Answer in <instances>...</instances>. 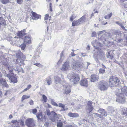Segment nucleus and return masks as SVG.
<instances>
[{"mask_svg": "<svg viewBox=\"0 0 127 127\" xmlns=\"http://www.w3.org/2000/svg\"><path fill=\"white\" fill-rule=\"evenodd\" d=\"M120 89L123 93H122L123 94H124L127 96V87H125L122 88V87H121Z\"/></svg>", "mask_w": 127, "mask_h": 127, "instance_id": "4be33fe9", "label": "nucleus"}, {"mask_svg": "<svg viewBox=\"0 0 127 127\" xmlns=\"http://www.w3.org/2000/svg\"><path fill=\"white\" fill-rule=\"evenodd\" d=\"M46 80L47 81V84L49 85H50L52 82L51 79L50 78L47 77L46 78Z\"/></svg>", "mask_w": 127, "mask_h": 127, "instance_id": "2f4dec72", "label": "nucleus"}, {"mask_svg": "<svg viewBox=\"0 0 127 127\" xmlns=\"http://www.w3.org/2000/svg\"><path fill=\"white\" fill-rule=\"evenodd\" d=\"M105 72V70L104 69H103L102 68H100L99 70V72L101 74H103Z\"/></svg>", "mask_w": 127, "mask_h": 127, "instance_id": "37998d69", "label": "nucleus"}, {"mask_svg": "<svg viewBox=\"0 0 127 127\" xmlns=\"http://www.w3.org/2000/svg\"><path fill=\"white\" fill-rule=\"evenodd\" d=\"M13 117V116L11 115H10L9 116V118L10 119H11Z\"/></svg>", "mask_w": 127, "mask_h": 127, "instance_id": "338daca9", "label": "nucleus"}, {"mask_svg": "<svg viewBox=\"0 0 127 127\" xmlns=\"http://www.w3.org/2000/svg\"><path fill=\"white\" fill-rule=\"evenodd\" d=\"M113 33L114 34L118 35H120L122 34L121 31L119 30H115Z\"/></svg>", "mask_w": 127, "mask_h": 127, "instance_id": "cd10ccee", "label": "nucleus"}, {"mask_svg": "<svg viewBox=\"0 0 127 127\" xmlns=\"http://www.w3.org/2000/svg\"><path fill=\"white\" fill-rule=\"evenodd\" d=\"M0 85L5 87H8V86L5 80L2 78H0Z\"/></svg>", "mask_w": 127, "mask_h": 127, "instance_id": "f8f14e48", "label": "nucleus"}, {"mask_svg": "<svg viewBox=\"0 0 127 127\" xmlns=\"http://www.w3.org/2000/svg\"><path fill=\"white\" fill-rule=\"evenodd\" d=\"M96 52L94 54V57L96 58L95 60L97 61V59H101L104 57V54L101 49L99 50L96 49Z\"/></svg>", "mask_w": 127, "mask_h": 127, "instance_id": "f03ea898", "label": "nucleus"}, {"mask_svg": "<svg viewBox=\"0 0 127 127\" xmlns=\"http://www.w3.org/2000/svg\"><path fill=\"white\" fill-rule=\"evenodd\" d=\"M59 107H61L62 108H65L64 105L61 103H59Z\"/></svg>", "mask_w": 127, "mask_h": 127, "instance_id": "a18cd8bd", "label": "nucleus"}, {"mask_svg": "<svg viewBox=\"0 0 127 127\" xmlns=\"http://www.w3.org/2000/svg\"><path fill=\"white\" fill-rule=\"evenodd\" d=\"M101 114L102 116L106 117L107 116V113L105 110L103 109L100 108L97 111Z\"/></svg>", "mask_w": 127, "mask_h": 127, "instance_id": "ddd939ff", "label": "nucleus"}, {"mask_svg": "<svg viewBox=\"0 0 127 127\" xmlns=\"http://www.w3.org/2000/svg\"><path fill=\"white\" fill-rule=\"evenodd\" d=\"M127 110V108L125 107H124L122 109V111L123 112V114L124 115H127L126 111Z\"/></svg>", "mask_w": 127, "mask_h": 127, "instance_id": "58836bf2", "label": "nucleus"}, {"mask_svg": "<svg viewBox=\"0 0 127 127\" xmlns=\"http://www.w3.org/2000/svg\"><path fill=\"white\" fill-rule=\"evenodd\" d=\"M121 28L124 30L125 31H127V30L124 27L123 25L121 27Z\"/></svg>", "mask_w": 127, "mask_h": 127, "instance_id": "13d9d810", "label": "nucleus"}, {"mask_svg": "<svg viewBox=\"0 0 127 127\" xmlns=\"http://www.w3.org/2000/svg\"><path fill=\"white\" fill-rule=\"evenodd\" d=\"M1 2L3 4H5L9 1V0H0Z\"/></svg>", "mask_w": 127, "mask_h": 127, "instance_id": "79ce46f5", "label": "nucleus"}, {"mask_svg": "<svg viewBox=\"0 0 127 127\" xmlns=\"http://www.w3.org/2000/svg\"><path fill=\"white\" fill-rule=\"evenodd\" d=\"M98 88L102 91H104L107 90L108 88L107 83L106 82H101L99 84Z\"/></svg>", "mask_w": 127, "mask_h": 127, "instance_id": "423d86ee", "label": "nucleus"}, {"mask_svg": "<svg viewBox=\"0 0 127 127\" xmlns=\"http://www.w3.org/2000/svg\"><path fill=\"white\" fill-rule=\"evenodd\" d=\"M20 46L22 50H24L26 47V45L24 44H23L20 45Z\"/></svg>", "mask_w": 127, "mask_h": 127, "instance_id": "a19ab883", "label": "nucleus"}, {"mask_svg": "<svg viewBox=\"0 0 127 127\" xmlns=\"http://www.w3.org/2000/svg\"><path fill=\"white\" fill-rule=\"evenodd\" d=\"M91 81L92 82H94L99 79L98 76L95 74L92 75L91 76Z\"/></svg>", "mask_w": 127, "mask_h": 127, "instance_id": "a211bd4d", "label": "nucleus"}, {"mask_svg": "<svg viewBox=\"0 0 127 127\" xmlns=\"http://www.w3.org/2000/svg\"><path fill=\"white\" fill-rule=\"evenodd\" d=\"M55 83L57 84L61 83L62 81L60 78L58 76H55L54 77Z\"/></svg>", "mask_w": 127, "mask_h": 127, "instance_id": "412c9836", "label": "nucleus"}, {"mask_svg": "<svg viewBox=\"0 0 127 127\" xmlns=\"http://www.w3.org/2000/svg\"><path fill=\"white\" fill-rule=\"evenodd\" d=\"M32 112L33 114H35L37 112V110L35 109H34L32 110Z\"/></svg>", "mask_w": 127, "mask_h": 127, "instance_id": "603ef678", "label": "nucleus"}, {"mask_svg": "<svg viewBox=\"0 0 127 127\" xmlns=\"http://www.w3.org/2000/svg\"><path fill=\"white\" fill-rule=\"evenodd\" d=\"M67 76L69 80L72 81L74 84L77 83L79 81L80 77L78 75L73 73L69 76L68 74Z\"/></svg>", "mask_w": 127, "mask_h": 127, "instance_id": "7ed1b4c3", "label": "nucleus"}, {"mask_svg": "<svg viewBox=\"0 0 127 127\" xmlns=\"http://www.w3.org/2000/svg\"><path fill=\"white\" fill-rule=\"evenodd\" d=\"M92 44L94 46H95V44H96L97 43L96 42H95L94 41H93L92 42Z\"/></svg>", "mask_w": 127, "mask_h": 127, "instance_id": "4d7b16f0", "label": "nucleus"}, {"mask_svg": "<svg viewBox=\"0 0 127 127\" xmlns=\"http://www.w3.org/2000/svg\"><path fill=\"white\" fill-rule=\"evenodd\" d=\"M36 117L39 119H41L42 117V114L41 113H40L36 115Z\"/></svg>", "mask_w": 127, "mask_h": 127, "instance_id": "72a5a7b5", "label": "nucleus"}, {"mask_svg": "<svg viewBox=\"0 0 127 127\" xmlns=\"http://www.w3.org/2000/svg\"><path fill=\"white\" fill-rule=\"evenodd\" d=\"M39 58V57L37 55V56H35V59H37V58Z\"/></svg>", "mask_w": 127, "mask_h": 127, "instance_id": "774afa93", "label": "nucleus"}, {"mask_svg": "<svg viewBox=\"0 0 127 127\" xmlns=\"http://www.w3.org/2000/svg\"><path fill=\"white\" fill-rule=\"evenodd\" d=\"M92 102L88 101L87 103V109L90 112H91L93 109V107L92 105Z\"/></svg>", "mask_w": 127, "mask_h": 127, "instance_id": "2eb2a0df", "label": "nucleus"}, {"mask_svg": "<svg viewBox=\"0 0 127 127\" xmlns=\"http://www.w3.org/2000/svg\"><path fill=\"white\" fill-rule=\"evenodd\" d=\"M96 34V33L95 32H93L92 33V37H94L95 36Z\"/></svg>", "mask_w": 127, "mask_h": 127, "instance_id": "5fc2aeb1", "label": "nucleus"}, {"mask_svg": "<svg viewBox=\"0 0 127 127\" xmlns=\"http://www.w3.org/2000/svg\"><path fill=\"white\" fill-rule=\"evenodd\" d=\"M70 68L69 63L68 62H65L62 66L61 70L64 71H66Z\"/></svg>", "mask_w": 127, "mask_h": 127, "instance_id": "1a4fd4ad", "label": "nucleus"}, {"mask_svg": "<svg viewBox=\"0 0 127 127\" xmlns=\"http://www.w3.org/2000/svg\"><path fill=\"white\" fill-rule=\"evenodd\" d=\"M80 84L81 86L87 87L88 85V83L86 79H83L81 81Z\"/></svg>", "mask_w": 127, "mask_h": 127, "instance_id": "9b49d317", "label": "nucleus"}, {"mask_svg": "<svg viewBox=\"0 0 127 127\" xmlns=\"http://www.w3.org/2000/svg\"><path fill=\"white\" fill-rule=\"evenodd\" d=\"M71 66L73 69L78 70H80L83 67L82 64H80L77 61L73 62Z\"/></svg>", "mask_w": 127, "mask_h": 127, "instance_id": "20e7f679", "label": "nucleus"}, {"mask_svg": "<svg viewBox=\"0 0 127 127\" xmlns=\"http://www.w3.org/2000/svg\"><path fill=\"white\" fill-rule=\"evenodd\" d=\"M30 97L29 95H23L22 98V101H23L24 100L29 98Z\"/></svg>", "mask_w": 127, "mask_h": 127, "instance_id": "7c9ffc66", "label": "nucleus"}, {"mask_svg": "<svg viewBox=\"0 0 127 127\" xmlns=\"http://www.w3.org/2000/svg\"><path fill=\"white\" fill-rule=\"evenodd\" d=\"M19 66H16L13 69L15 70V71H17L18 72V73H19L20 72L22 71V72H24L23 71V69L22 68H21L20 69H19Z\"/></svg>", "mask_w": 127, "mask_h": 127, "instance_id": "b1692460", "label": "nucleus"}, {"mask_svg": "<svg viewBox=\"0 0 127 127\" xmlns=\"http://www.w3.org/2000/svg\"><path fill=\"white\" fill-rule=\"evenodd\" d=\"M105 38H104V40H106V39H108L110 38H111V33L106 32L105 33Z\"/></svg>", "mask_w": 127, "mask_h": 127, "instance_id": "393cba45", "label": "nucleus"}, {"mask_svg": "<svg viewBox=\"0 0 127 127\" xmlns=\"http://www.w3.org/2000/svg\"><path fill=\"white\" fill-rule=\"evenodd\" d=\"M17 122V120H13L11 121V122L13 124Z\"/></svg>", "mask_w": 127, "mask_h": 127, "instance_id": "6e6d98bb", "label": "nucleus"}, {"mask_svg": "<svg viewBox=\"0 0 127 127\" xmlns=\"http://www.w3.org/2000/svg\"><path fill=\"white\" fill-rule=\"evenodd\" d=\"M61 13V12H58V13H57L56 14V16H59V15H60V14Z\"/></svg>", "mask_w": 127, "mask_h": 127, "instance_id": "052dcab7", "label": "nucleus"}, {"mask_svg": "<svg viewBox=\"0 0 127 127\" xmlns=\"http://www.w3.org/2000/svg\"><path fill=\"white\" fill-rule=\"evenodd\" d=\"M80 24L79 21H78V20L76 21H74L72 22V26H77Z\"/></svg>", "mask_w": 127, "mask_h": 127, "instance_id": "bb28decb", "label": "nucleus"}, {"mask_svg": "<svg viewBox=\"0 0 127 127\" xmlns=\"http://www.w3.org/2000/svg\"><path fill=\"white\" fill-rule=\"evenodd\" d=\"M119 81L118 78L112 76L110 77L109 85L111 87H113L119 84Z\"/></svg>", "mask_w": 127, "mask_h": 127, "instance_id": "f257e3e1", "label": "nucleus"}, {"mask_svg": "<svg viewBox=\"0 0 127 127\" xmlns=\"http://www.w3.org/2000/svg\"><path fill=\"white\" fill-rule=\"evenodd\" d=\"M112 15V13H110L109 14H108L106 16H105V19H109L110 18Z\"/></svg>", "mask_w": 127, "mask_h": 127, "instance_id": "473e14b6", "label": "nucleus"}, {"mask_svg": "<svg viewBox=\"0 0 127 127\" xmlns=\"http://www.w3.org/2000/svg\"><path fill=\"white\" fill-rule=\"evenodd\" d=\"M106 32V31L104 30L102 31H100L98 32H97V34L98 35H100L101 34H105V33Z\"/></svg>", "mask_w": 127, "mask_h": 127, "instance_id": "ea45409f", "label": "nucleus"}, {"mask_svg": "<svg viewBox=\"0 0 127 127\" xmlns=\"http://www.w3.org/2000/svg\"><path fill=\"white\" fill-rule=\"evenodd\" d=\"M26 29H24L21 31H18L17 33V35L21 39L23 38V36L26 35L25 33Z\"/></svg>", "mask_w": 127, "mask_h": 127, "instance_id": "6e6552de", "label": "nucleus"}, {"mask_svg": "<svg viewBox=\"0 0 127 127\" xmlns=\"http://www.w3.org/2000/svg\"><path fill=\"white\" fill-rule=\"evenodd\" d=\"M61 110L62 111H64L65 110V108H62L61 109Z\"/></svg>", "mask_w": 127, "mask_h": 127, "instance_id": "69168bd1", "label": "nucleus"}, {"mask_svg": "<svg viewBox=\"0 0 127 127\" xmlns=\"http://www.w3.org/2000/svg\"><path fill=\"white\" fill-rule=\"evenodd\" d=\"M31 85H30L28 86L27 87L24 89L23 92L27 91L31 87Z\"/></svg>", "mask_w": 127, "mask_h": 127, "instance_id": "49530a36", "label": "nucleus"}, {"mask_svg": "<svg viewBox=\"0 0 127 127\" xmlns=\"http://www.w3.org/2000/svg\"><path fill=\"white\" fill-rule=\"evenodd\" d=\"M17 3L20 4H21L23 2L22 0H17Z\"/></svg>", "mask_w": 127, "mask_h": 127, "instance_id": "8fccbe9b", "label": "nucleus"}, {"mask_svg": "<svg viewBox=\"0 0 127 127\" xmlns=\"http://www.w3.org/2000/svg\"><path fill=\"white\" fill-rule=\"evenodd\" d=\"M49 15L48 14H46L45 15L44 19L45 20H47L48 18Z\"/></svg>", "mask_w": 127, "mask_h": 127, "instance_id": "3c124183", "label": "nucleus"}, {"mask_svg": "<svg viewBox=\"0 0 127 127\" xmlns=\"http://www.w3.org/2000/svg\"><path fill=\"white\" fill-rule=\"evenodd\" d=\"M63 51H62V52L60 54V57H61V59L62 57H63Z\"/></svg>", "mask_w": 127, "mask_h": 127, "instance_id": "bf43d9fd", "label": "nucleus"}, {"mask_svg": "<svg viewBox=\"0 0 127 127\" xmlns=\"http://www.w3.org/2000/svg\"><path fill=\"white\" fill-rule=\"evenodd\" d=\"M121 22H116V23L118 25H119L120 24V23H121Z\"/></svg>", "mask_w": 127, "mask_h": 127, "instance_id": "0e129e2a", "label": "nucleus"}, {"mask_svg": "<svg viewBox=\"0 0 127 127\" xmlns=\"http://www.w3.org/2000/svg\"><path fill=\"white\" fill-rule=\"evenodd\" d=\"M52 113L53 114V117L50 118V120L52 122H54L56 120L60 117L61 115L59 114H57L53 111H52Z\"/></svg>", "mask_w": 127, "mask_h": 127, "instance_id": "9d476101", "label": "nucleus"}, {"mask_svg": "<svg viewBox=\"0 0 127 127\" xmlns=\"http://www.w3.org/2000/svg\"><path fill=\"white\" fill-rule=\"evenodd\" d=\"M1 62L3 65L6 67H7L9 65L8 64V62L6 61V60L5 59H3V61H1Z\"/></svg>", "mask_w": 127, "mask_h": 127, "instance_id": "a878e982", "label": "nucleus"}, {"mask_svg": "<svg viewBox=\"0 0 127 127\" xmlns=\"http://www.w3.org/2000/svg\"><path fill=\"white\" fill-rule=\"evenodd\" d=\"M41 17V16L40 15L37 14L35 12H33L32 11V20H36Z\"/></svg>", "mask_w": 127, "mask_h": 127, "instance_id": "4468645a", "label": "nucleus"}, {"mask_svg": "<svg viewBox=\"0 0 127 127\" xmlns=\"http://www.w3.org/2000/svg\"><path fill=\"white\" fill-rule=\"evenodd\" d=\"M6 76L8 77L9 79H11V81L12 82H13L14 83H15L17 82L16 78L12 77L9 74H7L6 75Z\"/></svg>", "mask_w": 127, "mask_h": 127, "instance_id": "f3484780", "label": "nucleus"}, {"mask_svg": "<svg viewBox=\"0 0 127 127\" xmlns=\"http://www.w3.org/2000/svg\"><path fill=\"white\" fill-rule=\"evenodd\" d=\"M21 125H22V126H23L24 125V122L22 121L21 122Z\"/></svg>", "mask_w": 127, "mask_h": 127, "instance_id": "e2e57ef3", "label": "nucleus"}, {"mask_svg": "<svg viewBox=\"0 0 127 127\" xmlns=\"http://www.w3.org/2000/svg\"><path fill=\"white\" fill-rule=\"evenodd\" d=\"M68 115L71 117H77L79 116L78 114L76 113H72L69 112L68 114Z\"/></svg>", "mask_w": 127, "mask_h": 127, "instance_id": "6ab92c4d", "label": "nucleus"}, {"mask_svg": "<svg viewBox=\"0 0 127 127\" xmlns=\"http://www.w3.org/2000/svg\"><path fill=\"white\" fill-rule=\"evenodd\" d=\"M23 39H24L25 43L29 44L31 42V39L29 36H26Z\"/></svg>", "mask_w": 127, "mask_h": 127, "instance_id": "dca6fc26", "label": "nucleus"}, {"mask_svg": "<svg viewBox=\"0 0 127 127\" xmlns=\"http://www.w3.org/2000/svg\"><path fill=\"white\" fill-rule=\"evenodd\" d=\"M48 116L53 115V114L52 113V112H50L49 110H47L46 112Z\"/></svg>", "mask_w": 127, "mask_h": 127, "instance_id": "4c0bfd02", "label": "nucleus"}, {"mask_svg": "<svg viewBox=\"0 0 127 127\" xmlns=\"http://www.w3.org/2000/svg\"><path fill=\"white\" fill-rule=\"evenodd\" d=\"M116 100L118 102L123 103L125 102V100L124 97V94L122 93L121 94L119 93H117L116 94Z\"/></svg>", "mask_w": 127, "mask_h": 127, "instance_id": "39448f33", "label": "nucleus"}, {"mask_svg": "<svg viewBox=\"0 0 127 127\" xmlns=\"http://www.w3.org/2000/svg\"><path fill=\"white\" fill-rule=\"evenodd\" d=\"M42 97L43 99V100L45 102H46L47 100V98L46 96L44 95H43Z\"/></svg>", "mask_w": 127, "mask_h": 127, "instance_id": "c03bdc74", "label": "nucleus"}, {"mask_svg": "<svg viewBox=\"0 0 127 127\" xmlns=\"http://www.w3.org/2000/svg\"><path fill=\"white\" fill-rule=\"evenodd\" d=\"M41 47H38L37 50V53H36V52L34 53L35 55H38L39 54L41 51Z\"/></svg>", "mask_w": 127, "mask_h": 127, "instance_id": "c85d7f7f", "label": "nucleus"}, {"mask_svg": "<svg viewBox=\"0 0 127 127\" xmlns=\"http://www.w3.org/2000/svg\"><path fill=\"white\" fill-rule=\"evenodd\" d=\"M64 84L63 93L64 94H66L69 93L71 91L70 87L68 85V84L66 85Z\"/></svg>", "mask_w": 127, "mask_h": 127, "instance_id": "0eeeda50", "label": "nucleus"}, {"mask_svg": "<svg viewBox=\"0 0 127 127\" xmlns=\"http://www.w3.org/2000/svg\"><path fill=\"white\" fill-rule=\"evenodd\" d=\"M57 126L58 127H62L63 123L61 120L58 121L57 122Z\"/></svg>", "mask_w": 127, "mask_h": 127, "instance_id": "c756f323", "label": "nucleus"}, {"mask_svg": "<svg viewBox=\"0 0 127 127\" xmlns=\"http://www.w3.org/2000/svg\"><path fill=\"white\" fill-rule=\"evenodd\" d=\"M74 16L72 14L70 18V20L71 21H72L74 19Z\"/></svg>", "mask_w": 127, "mask_h": 127, "instance_id": "864d4df0", "label": "nucleus"}, {"mask_svg": "<svg viewBox=\"0 0 127 127\" xmlns=\"http://www.w3.org/2000/svg\"><path fill=\"white\" fill-rule=\"evenodd\" d=\"M107 58H109L110 59H112L113 58V56H111L110 55H108L107 54Z\"/></svg>", "mask_w": 127, "mask_h": 127, "instance_id": "09e8293b", "label": "nucleus"}, {"mask_svg": "<svg viewBox=\"0 0 127 127\" xmlns=\"http://www.w3.org/2000/svg\"><path fill=\"white\" fill-rule=\"evenodd\" d=\"M8 70L11 73H12L13 71V67H12L10 66V65L8 66L7 67Z\"/></svg>", "mask_w": 127, "mask_h": 127, "instance_id": "c9c22d12", "label": "nucleus"}, {"mask_svg": "<svg viewBox=\"0 0 127 127\" xmlns=\"http://www.w3.org/2000/svg\"><path fill=\"white\" fill-rule=\"evenodd\" d=\"M86 19V18L85 17V16L83 15L78 20L80 24L83 22H85Z\"/></svg>", "mask_w": 127, "mask_h": 127, "instance_id": "5701e85b", "label": "nucleus"}, {"mask_svg": "<svg viewBox=\"0 0 127 127\" xmlns=\"http://www.w3.org/2000/svg\"><path fill=\"white\" fill-rule=\"evenodd\" d=\"M23 59L22 60H21L20 61V63L21 64L19 63V65H21L22 64H24V60L25 58V56L24 55L23 56Z\"/></svg>", "mask_w": 127, "mask_h": 127, "instance_id": "f704fd0d", "label": "nucleus"}, {"mask_svg": "<svg viewBox=\"0 0 127 127\" xmlns=\"http://www.w3.org/2000/svg\"><path fill=\"white\" fill-rule=\"evenodd\" d=\"M71 56H75V54H74L73 52H72L71 53Z\"/></svg>", "mask_w": 127, "mask_h": 127, "instance_id": "680f3d73", "label": "nucleus"}, {"mask_svg": "<svg viewBox=\"0 0 127 127\" xmlns=\"http://www.w3.org/2000/svg\"><path fill=\"white\" fill-rule=\"evenodd\" d=\"M33 64L34 65H35L36 66H37L39 67H42V65L40 64L39 63H34Z\"/></svg>", "mask_w": 127, "mask_h": 127, "instance_id": "de8ad7c7", "label": "nucleus"}, {"mask_svg": "<svg viewBox=\"0 0 127 127\" xmlns=\"http://www.w3.org/2000/svg\"><path fill=\"white\" fill-rule=\"evenodd\" d=\"M26 123L29 127H31L32 125V119L31 118L28 119L26 121Z\"/></svg>", "mask_w": 127, "mask_h": 127, "instance_id": "aec40b11", "label": "nucleus"}, {"mask_svg": "<svg viewBox=\"0 0 127 127\" xmlns=\"http://www.w3.org/2000/svg\"><path fill=\"white\" fill-rule=\"evenodd\" d=\"M51 103L53 105L57 107L58 106V104L56 103L52 99H51Z\"/></svg>", "mask_w": 127, "mask_h": 127, "instance_id": "e433bc0d", "label": "nucleus"}]
</instances>
